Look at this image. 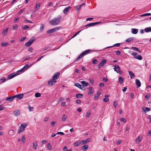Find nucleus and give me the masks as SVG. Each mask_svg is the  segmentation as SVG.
<instances>
[{"label": "nucleus", "instance_id": "obj_1", "mask_svg": "<svg viewBox=\"0 0 151 151\" xmlns=\"http://www.w3.org/2000/svg\"><path fill=\"white\" fill-rule=\"evenodd\" d=\"M62 16L60 15H59L57 17L51 20L49 22V23L51 25L53 26L56 25L60 22Z\"/></svg>", "mask_w": 151, "mask_h": 151}, {"label": "nucleus", "instance_id": "obj_2", "mask_svg": "<svg viewBox=\"0 0 151 151\" xmlns=\"http://www.w3.org/2000/svg\"><path fill=\"white\" fill-rule=\"evenodd\" d=\"M29 67V65L28 64L25 65L24 66L21 70H18L17 72V74H10L8 76V78L11 79L19 74V72H21L24 71L25 70L27 69Z\"/></svg>", "mask_w": 151, "mask_h": 151}, {"label": "nucleus", "instance_id": "obj_3", "mask_svg": "<svg viewBox=\"0 0 151 151\" xmlns=\"http://www.w3.org/2000/svg\"><path fill=\"white\" fill-rule=\"evenodd\" d=\"M27 126L26 124H21V126L19 127L18 130V133L20 134L23 132Z\"/></svg>", "mask_w": 151, "mask_h": 151}, {"label": "nucleus", "instance_id": "obj_4", "mask_svg": "<svg viewBox=\"0 0 151 151\" xmlns=\"http://www.w3.org/2000/svg\"><path fill=\"white\" fill-rule=\"evenodd\" d=\"M35 40V38L34 37L31 38L28 42L25 43V46L28 47L30 46Z\"/></svg>", "mask_w": 151, "mask_h": 151}, {"label": "nucleus", "instance_id": "obj_5", "mask_svg": "<svg viewBox=\"0 0 151 151\" xmlns=\"http://www.w3.org/2000/svg\"><path fill=\"white\" fill-rule=\"evenodd\" d=\"M137 53L133 52L132 53V55L133 56L134 58L138 59L139 60H141L142 59V57L141 55H137Z\"/></svg>", "mask_w": 151, "mask_h": 151}, {"label": "nucleus", "instance_id": "obj_6", "mask_svg": "<svg viewBox=\"0 0 151 151\" xmlns=\"http://www.w3.org/2000/svg\"><path fill=\"white\" fill-rule=\"evenodd\" d=\"M60 28V27H56L54 28H53L51 29L50 30H48L47 31V34H50V33H53L54 32L59 30Z\"/></svg>", "mask_w": 151, "mask_h": 151}, {"label": "nucleus", "instance_id": "obj_7", "mask_svg": "<svg viewBox=\"0 0 151 151\" xmlns=\"http://www.w3.org/2000/svg\"><path fill=\"white\" fill-rule=\"evenodd\" d=\"M143 138L142 136V135H139L136 139L135 142L136 143L139 144L142 140Z\"/></svg>", "mask_w": 151, "mask_h": 151}, {"label": "nucleus", "instance_id": "obj_8", "mask_svg": "<svg viewBox=\"0 0 151 151\" xmlns=\"http://www.w3.org/2000/svg\"><path fill=\"white\" fill-rule=\"evenodd\" d=\"M57 82V81L56 80H55L53 79H51L49 81L47 82V83L48 85L52 86V85L54 84L55 83Z\"/></svg>", "mask_w": 151, "mask_h": 151}, {"label": "nucleus", "instance_id": "obj_9", "mask_svg": "<svg viewBox=\"0 0 151 151\" xmlns=\"http://www.w3.org/2000/svg\"><path fill=\"white\" fill-rule=\"evenodd\" d=\"M60 75V73L59 72L56 73L52 76V79L55 80L57 79L59 77Z\"/></svg>", "mask_w": 151, "mask_h": 151}, {"label": "nucleus", "instance_id": "obj_10", "mask_svg": "<svg viewBox=\"0 0 151 151\" xmlns=\"http://www.w3.org/2000/svg\"><path fill=\"white\" fill-rule=\"evenodd\" d=\"M13 114L16 116H18L20 114V111L19 109H17L13 112Z\"/></svg>", "mask_w": 151, "mask_h": 151}, {"label": "nucleus", "instance_id": "obj_11", "mask_svg": "<svg viewBox=\"0 0 151 151\" xmlns=\"http://www.w3.org/2000/svg\"><path fill=\"white\" fill-rule=\"evenodd\" d=\"M88 89L89 90V91L88 93V95H92L93 94L94 91L92 89V87H90L88 88Z\"/></svg>", "mask_w": 151, "mask_h": 151}, {"label": "nucleus", "instance_id": "obj_12", "mask_svg": "<svg viewBox=\"0 0 151 151\" xmlns=\"http://www.w3.org/2000/svg\"><path fill=\"white\" fill-rule=\"evenodd\" d=\"M90 139L88 138L86 140H83L80 142L81 144L82 145L86 144L87 142L90 141Z\"/></svg>", "mask_w": 151, "mask_h": 151}, {"label": "nucleus", "instance_id": "obj_13", "mask_svg": "<svg viewBox=\"0 0 151 151\" xmlns=\"http://www.w3.org/2000/svg\"><path fill=\"white\" fill-rule=\"evenodd\" d=\"M74 85L81 90H83V89H84L83 86L80 84L78 83H75L74 84Z\"/></svg>", "mask_w": 151, "mask_h": 151}, {"label": "nucleus", "instance_id": "obj_14", "mask_svg": "<svg viewBox=\"0 0 151 151\" xmlns=\"http://www.w3.org/2000/svg\"><path fill=\"white\" fill-rule=\"evenodd\" d=\"M101 23L100 22H94V23H90L89 24H88L86 25L85 26V27H87L88 26H93L97 24H98Z\"/></svg>", "mask_w": 151, "mask_h": 151}, {"label": "nucleus", "instance_id": "obj_15", "mask_svg": "<svg viewBox=\"0 0 151 151\" xmlns=\"http://www.w3.org/2000/svg\"><path fill=\"white\" fill-rule=\"evenodd\" d=\"M23 96V94L16 95L14 96L15 98H17V99H22Z\"/></svg>", "mask_w": 151, "mask_h": 151}, {"label": "nucleus", "instance_id": "obj_16", "mask_svg": "<svg viewBox=\"0 0 151 151\" xmlns=\"http://www.w3.org/2000/svg\"><path fill=\"white\" fill-rule=\"evenodd\" d=\"M71 8L70 6H68L64 9L63 10V12L65 14H66L68 13V12L70 10V9Z\"/></svg>", "mask_w": 151, "mask_h": 151}, {"label": "nucleus", "instance_id": "obj_17", "mask_svg": "<svg viewBox=\"0 0 151 151\" xmlns=\"http://www.w3.org/2000/svg\"><path fill=\"white\" fill-rule=\"evenodd\" d=\"M106 59H104L99 64V65L100 66H103L106 63Z\"/></svg>", "mask_w": 151, "mask_h": 151}, {"label": "nucleus", "instance_id": "obj_18", "mask_svg": "<svg viewBox=\"0 0 151 151\" xmlns=\"http://www.w3.org/2000/svg\"><path fill=\"white\" fill-rule=\"evenodd\" d=\"M15 98L14 96H12L8 97L6 99V100L7 101H12Z\"/></svg>", "mask_w": 151, "mask_h": 151}, {"label": "nucleus", "instance_id": "obj_19", "mask_svg": "<svg viewBox=\"0 0 151 151\" xmlns=\"http://www.w3.org/2000/svg\"><path fill=\"white\" fill-rule=\"evenodd\" d=\"M92 51V50H85L84 52H82V54L83 55H85L87 54H88L89 53H90Z\"/></svg>", "mask_w": 151, "mask_h": 151}, {"label": "nucleus", "instance_id": "obj_20", "mask_svg": "<svg viewBox=\"0 0 151 151\" xmlns=\"http://www.w3.org/2000/svg\"><path fill=\"white\" fill-rule=\"evenodd\" d=\"M135 83L136 84L137 88H139L141 86V83L139 81L138 79H136V80Z\"/></svg>", "mask_w": 151, "mask_h": 151}, {"label": "nucleus", "instance_id": "obj_21", "mask_svg": "<svg viewBox=\"0 0 151 151\" xmlns=\"http://www.w3.org/2000/svg\"><path fill=\"white\" fill-rule=\"evenodd\" d=\"M9 29V28H7L6 29H4L2 33V35H6L8 32V30Z\"/></svg>", "mask_w": 151, "mask_h": 151}, {"label": "nucleus", "instance_id": "obj_22", "mask_svg": "<svg viewBox=\"0 0 151 151\" xmlns=\"http://www.w3.org/2000/svg\"><path fill=\"white\" fill-rule=\"evenodd\" d=\"M114 71H116L117 73H118L119 71L118 70H117V69H119V70H120V67L119 66H118L117 65H115L114 66Z\"/></svg>", "mask_w": 151, "mask_h": 151}, {"label": "nucleus", "instance_id": "obj_23", "mask_svg": "<svg viewBox=\"0 0 151 151\" xmlns=\"http://www.w3.org/2000/svg\"><path fill=\"white\" fill-rule=\"evenodd\" d=\"M33 148L35 149H36L37 147V143L36 141H35L33 142Z\"/></svg>", "mask_w": 151, "mask_h": 151}, {"label": "nucleus", "instance_id": "obj_24", "mask_svg": "<svg viewBox=\"0 0 151 151\" xmlns=\"http://www.w3.org/2000/svg\"><path fill=\"white\" fill-rule=\"evenodd\" d=\"M120 43H116V44L114 45H113L112 46H109V47H106V48L107 49V48H111V47H114V46L116 47H119L120 46Z\"/></svg>", "mask_w": 151, "mask_h": 151}, {"label": "nucleus", "instance_id": "obj_25", "mask_svg": "<svg viewBox=\"0 0 151 151\" xmlns=\"http://www.w3.org/2000/svg\"><path fill=\"white\" fill-rule=\"evenodd\" d=\"M131 49H132V50H135V51L139 52V53L141 52V51L139 50L138 48L137 47H131Z\"/></svg>", "mask_w": 151, "mask_h": 151}, {"label": "nucleus", "instance_id": "obj_26", "mask_svg": "<svg viewBox=\"0 0 151 151\" xmlns=\"http://www.w3.org/2000/svg\"><path fill=\"white\" fill-rule=\"evenodd\" d=\"M129 73L130 76V78H132L135 77V76L134 74L133 73V72L131 71H129Z\"/></svg>", "mask_w": 151, "mask_h": 151}, {"label": "nucleus", "instance_id": "obj_27", "mask_svg": "<svg viewBox=\"0 0 151 151\" xmlns=\"http://www.w3.org/2000/svg\"><path fill=\"white\" fill-rule=\"evenodd\" d=\"M81 83L83 87L86 86L88 85V83L85 81H82L81 82Z\"/></svg>", "mask_w": 151, "mask_h": 151}, {"label": "nucleus", "instance_id": "obj_28", "mask_svg": "<svg viewBox=\"0 0 151 151\" xmlns=\"http://www.w3.org/2000/svg\"><path fill=\"white\" fill-rule=\"evenodd\" d=\"M83 5L85 6V4L83 3V4H82L80 5L77 6L76 7V10H77V11H78V10L80 9L81 6H82Z\"/></svg>", "mask_w": 151, "mask_h": 151}, {"label": "nucleus", "instance_id": "obj_29", "mask_svg": "<svg viewBox=\"0 0 151 151\" xmlns=\"http://www.w3.org/2000/svg\"><path fill=\"white\" fill-rule=\"evenodd\" d=\"M88 147V145H86L83 146L81 147V149L84 151L86 150Z\"/></svg>", "mask_w": 151, "mask_h": 151}, {"label": "nucleus", "instance_id": "obj_30", "mask_svg": "<svg viewBox=\"0 0 151 151\" xmlns=\"http://www.w3.org/2000/svg\"><path fill=\"white\" fill-rule=\"evenodd\" d=\"M47 147L49 150H52V147L50 143H48L47 144Z\"/></svg>", "mask_w": 151, "mask_h": 151}, {"label": "nucleus", "instance_id": "obj_31", "mask_svg": "<svg viewBox=\"0 0 151 151\" xmlns=\"http://www.w3.org/2000/svg\"><path fill=\"white\" fill-rule=\"evenodd\" d=\"M119 83L120 84H122L123 82L124 79L123 78H122V77H121V76H119Z\"/></svg>", "mask_w": 151, "mask_h": 151}, {"label": "nucleus", "instance_id": "obj_32", "mask_svg": "<svg viewBox=\"0 0 151 151\" xmlns=\"http://www.w3.org/2000/svg\"><path fill=\"white\" fill-rule=\"evenodd\" d=\"M142 110L144 111H150V109L148 107H143L142 108Z\"/></svg>", "mask_w": 151, "mask_h": 151}, {"label": "nucleus", "instance_id": "obj_33", "mask_svg": "<svg viewBox=\"0 0 151 151\" xmlns=\"http://www.w3.org/2000/svg\"><path fill=\"white\" fill-rule=\"evenodd\" d=\"M145 30L146 32H148L151 31V27L146 28Z\"/></svg>", "mask_w": 151, "mask_h": 151}, {"label": "nucleus", "instance_id": "obj_34", "mask_svg": "<svg viewBox=\"0 0 151 151\" xmlns=\"http://www.w3.org/2000/svg\"><path fill=\"white\" fill-rule=\"evenodd\" d=\"M67 118V116L65 115H64L63 116L62 118V120L63 122H65Z\"/></svg>", "mask_w": 151, "mask_h": 151}, {"label": "nucleus", "instance_id": "obj_35", "mask_svg": "<svg viewBox=\"0 0 151 151\" xmlns=\"http://www.w3.org/2000/svg\"><path fill=\"white\" fill-rule=\"evenodd\" d=\"M138 32V30L136 29H132V33L134 34H136Z\"/></svg>", "mask_w": 151, "mask_h": 151}, {"label": "nucleus", "instance_id": "obj_36", "mask_svg": "<svg viewBox=\"0 0 151 151\" xmlns=\"http://www.w3.org/2000/svg\"><path fill=\"white\" fill-rule=\"evenodd\" d=\"M25 140L26 138L25 136L24 135H23L22 137V138L21 139V142L23 143H24L25 142Z\"/></svg>", "mask_w": 151, "mask_h": 151}, {"label": "nucleus", "instance_id": "obj_37", "mask_svg": "<svg viewBox=\"0 0 151 151\" xmlns=\"http://www.w3.org/2000/svg\"><path fill=\"white\" fill-rule=\"evenodd\" d=\"M8 43L7 42H4L1 43V45L3 47H6L8 45Z\"/></svg>", "mask_w": 151, "mask_h": 151}, {"label": "nucleus", "instance_id": "obj_38", "mask_svg": "<svg viewBox=\"0 0 151 151\" xmlns=\"http://www.w3.org/2000/svg\"><path fill=\"white\" fill-rule=\"evenodd\" d=\"M133 40V38L131 37V38H129L127 39V40H126V42H127L128 43H129L131 41Z\"/></svg>", "mask_w": 151, "mask_h": 151}, {"label": "nucleus", "instance_id": "obj_39", "mask_svg": "<svg viewBox=\"0 0 151 151\" xmlns=\"http://www.w3.org/2000/svg\"><path fill=\"white\" fill-rule=\"evenodd\" d=\"M83 56L82 53H81L77 58L76 59V61H78L82 58V57Z\"/></svg>", "mask_w": 151, "mask_h": 151}, {"label": "nucleus", "instance_id": "obj_40", "mask_svg": "<svg viewBox=\"0 0 151 151\" xmlns=\"http://www.w3.org/2000/svg\"><path fill=\"white\" fill-rule=\"evenodd\" d=\"M76 96L77 98H79L82 97L83 95L81 94H78L76 95Z\"/></svg>", "mask_w": 151, "mask_h": 151}, {"label": "nucleus", "instance_id": "obj_41", "mask_svg": "<svg viewBox=\"0 0 151 151\" xmlns=\"http://www.w3.org/2000/svg\"><path fill=\"white\" fill-rule=\"evenodd\" d=\"M151 15V14L149 13H147L144 14H142L141 15V17H145V16H150Z\"/></svg>", "mask_w": 151, "mask_h": 151}, {"label": "nucleus", "instance_id": "obj_42", "mask_svg": "<svg viewBox=\"0 0 151 151\" xmlns=\"http://www.w3.org/2000/svg\"><path fill=\"white\" fill-rule=\"evenodd\" d=\"M44 26L43 24H42L40 25V31H42L44 30Z\"/></svg>", "mask_w": 151, "mask_h": 151}, {"label": "nucleus", "instance_id": "obj_43", "mask_svg": "<svg viewBox=\"0 0 151 151\" xmlns=\"http://www.w3.org/2000/svg\"><path fill=\"white\" fill-rule=\"evenodd\" d=\"M120 120L121 122H123L124 123H126L127 122V120L123 118H120Z\"/></svg>", "mask_w": 151, "mask_h": 151}, {"label": "nucleus", "instance_id": "obj_44", "mask_svg": "<svg viewBox=\"0 0 151 151\" xmlns=\"http://www.w3.org/2000/svg\"><path fill=\"white\" fill-rule=\"evenodd\" d=\"M22 27L24 30L27 29L29 28V27L27 25H25L24 26H22Z\"/></svg>", "mask_w": 151, "mask_h": 151}, {"label": "nucleus", "instance_id": "obj_45", "mask_svg": "<svg viewBox=\"0 0 151 151\" xmlns=\"http://www.w3.org/2000/svg\"><path fill=\"white\" fill-rule=\"evenodd\" d=\"M35 96L36 97H39L41 96V94L39 93H36L35 94Z\"/></svg>", "mask_w": 151, "mask_h": 151}, {"label": "nucleus", "instance_id": "obj_46", "mask_svg": "<svg viewBox=\"0 0 151 151\" xmlns=\"http://www.w3.org/2000/svg\"><path fill=\"white\" fill-rule=\"evenodd\" d=\"M83 29H82L81 30L78 31V32H76L71 38V39H72L75 37H76V36H77L81 31H82L83 30Z\"/></svg>", "mask_w": 151, "mask_h": 151}, {"label": "nucleus", "instance_id": "obj_47", "mask_svg": "<svg viewBox=\"0 0 151 151\" xmlns=\"http://www.w3.org/2000/svg\"><path fill=\"white\" fill-rule=\"evenodd\" d=\"M5 107L3 105H0V111L4 109Z\"/></svg>", "mask_w": 151, "mask_h": 151}, {"label": "nucleus", "instance_id": "obj_48", "mask_svg": "<svg viewBox=\"0 0 151 151\" xmlns=\"http://www.w3.org/2000/svg\"><path fill=\"white\" fill-rule=\"evenodd\" d=\"M113 105L114 107L116 108V107L117 106V103L116 101H114V102L113 103Z\"/></svg>", "mask_w": 151, "mask_h": 151}, {"label": "nucleus", "instance_id": "obj_49", "mask_svg": "<svg viewBox=\"0 0 151 151\" xmlns=\"http://www.w3.org/2000/svg\"><path fill=\"white\" fill-rule=\"evenodd\" d=\"M109 99L108 98L105 97L103 99V101L105 102H107L108 101Z\"/></svg>", "mask_w": 151, "mask_h": 151}, {"label": "nucleus", "instance_id": "obj_50", "mask_svg": "<svg viewBox=\"0 0 151 151\" xmlns=\"http://www.w3.org/2000/svg\"><path fill=\"white\" fill-rule=\"evenodd\" d=\"M40 4H36L35 6V8L37 9L39 8L40 7Z\"/></svg>", "mask_w": 151, "mask_h": 151}, {"label": "nucleus", "instance_id": "obj_51", "mask_svg": "<svg viewBox=\"0 0 151 151\" xmlns=\"http://www.w3.org/2000/svg\"><path fill=\"white\" fill-rule=\"evenodd\" d=\"M80 144H81V143H80V142H76L74 143V146L75 147H76V146H78Z\"/></svg>", "mask_w": 151, "mask_h": 151}, {"label": "nucleus", "instance_id": "obj_52", "mask_svg": "<svg viewBox=\"0 0 151 151\" xmlns=\"http://www.w3.org/2000/svg\"><path fill=\"white\" fill-rule=\"evenodd\" d=\"M28 109L29 111H32L33 109V108L31 106H29V107H28Z\"/></svg>", "mask_w": 151, "mask_h": 151}, {"label": "nucleus", "instance_id": "obj_53", "mask_svg": "<svg viewBox=\"0 0 151 151\" xmlns=\"http://www.w3.org/2000/svg\"><path fill=\"white\" fill-rule=\"evenodd\" d=\"M97 60L96 59H93L92 61V63L93 64H96L97 63Z\"/></svg>", "mask_w": 151, "mask_h": 151}, {"label": "nucleus", "instance_id": "obj_54", "mask_svg": "<svg viewBox=\"0 0 151 151\" xmlns=\"http://www.w3.org/2000/svg\"><path fill=\"white\" fill-rule=\"evenodd\" d=\"M90 112H87L86 114V116L88 117H89L90 116Z\"/></svg>", "mask_w": 151, "mask_h": 151}, {"label": "nucleus", "instance_id": "obj_55", "mask_svg": "<svg viewBox=\"0 0 151 151\" xmlns=\"http://www.w3.org/2000/svg\"><path fill=\"white\" fill-rule=\"evenodd\" d=\"M150 96V95H147L145 96V98L147 100H148Z\"/></svg>", "mask_w": 151, "mask_h": 151}, {"label": "nucleus", "instance_id": "obj_56", "mask_svg": "<svg viewBox=\"0 0 151 151\" xmlns=\"http://www.w3.org/2000/svg\"><path fill=\"white\" fill-rule=\"evenodd\" d=\"M64 100V99L63 97H61L59 99L58 101V102H60L62 101H63Z\"/></svg>", "mask_w": 151, "mask_h": 151}, {"label": "nucleus", "instance_id": "obj_57", "mask_svg": "<svg viewBox=\"0 0 151 151\" xmlns=\"http://www.w3.org/2000/svg\"><path fill=\"white\" fill-rule=\"evenodd\" d=\"M56 123V122L55 121H52V122H51V125L53 127L55 124Z\"/></svg>", "mask_w": 151, "mask_h": 151}, {"label": "nucleus", "instance_id": "obj_58", "mask_svg": "<svg viewBox=\"0 0 151 151\" xmlns=\"http://www.w3.org/2000/svg\"><path fill=\"white\" fill-rule=\"evenodd\" d=\"M18 28V26L17 25L13 26V30L16 29Z\"/></svg>", "mask_w": 151, "mask_h": 151}, {"label": "nucleus", "instance_id": "obj_59", "mask_svg": "<svg viewBox=\"0 0 151 151\" xmlns=\"http://www.w3.org/2000/svg\"><path fill=\"white\" fill-rule=\"evenodd\" d=\"M24 10V9H21V10H20L19 12H18V14L19 15H20L23 12V11Z\"/></svg>", "mask_w": 151, "mask_h": 151}, {"label": "nucleus", "instance_id": "obj_60", "mask_svg": "<svg viewBox=\"0 0 151 151\" xmlns=\"http://www.w3.org/2000/svg\"><path fill=\"white\" fill-rule=\"evenodd\" d=\"M56 134H61L62 135H63L64 134L63 132H58L56 133Z\"/></svg>", "mask_w": 151, "mask_h": 151}, {"label": "nucleus", "instance_id": "obj_61", "mask_svg": "<svg viewBox=\"0 0 151 151\" xmlns=\"http://www.w3.org/2000/svg\"><path fill=\"white\" fill-rule=\"evenodd\" d=\"M99 96L97 95H96L94 98V99L95 100H97L99 98Z\"/></svg>", "mask_w": 151, "mask_h": 151}, {"label": "nucleus", "instance_id": "obj_62", "mask_svg": "<svg viewBox=\"0 0 151 151\" xmlns=\"http://www.w3.org/2000/svg\"><path fill=\"white\" fill-rule=\"evenodd\" d=\"M89 80L91 83L93 84L94 83V81L91 78H90Z\"/></svg>", "mask_w": 151, "mask_h": 151}, {"label": "nucleus", "instance_id": "obj_63", "mask_svg": "<svg viewBox=\"0 0 151 151\" xmlns=\"http://www.w3.org/2000/svg\"><path fill=\"white\" fill-rule=\"evenodd\" d=\"M122 142V141L121 140H119L117 141L116 142V144L117 145H119Z\"/></svg>", "mask_w": 151, "mask_h": 151}, {"label": "nucleus", "instance_id": "obj_64", "mask_svg": "<svg viewBox=\"0 0 151 151\" xmlns=\"http://www.w3.org/2000/svg\"><path fill=\"white\" fill-rule=\"evenodd\" d=\"M63 150V151H66V150H67V147L66 146H65L64 147Z\"/></svg>", "mask_w": 151, "mask_h": 151}]
</instances>
